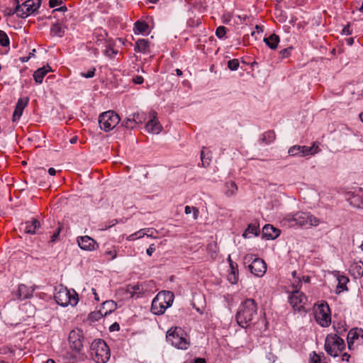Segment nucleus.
Masks as SVG:
<instances>
[{"label":"nucleus","mask_w":363,"mask_h":363,"mask_svg":"<svg viewBox=\"0 0 363 363\" xmlns=\"http://www.w3.org/2000/svg\"><path fill=\"white\" fill-rule=\"evenodd\" d=\"M257 306L254 299L247 298L243 301L239 307L236 314L238 324L243 328H247L250 323L257 315Z\"/></svg>","instance_id":"obj_1"},{"label":"nucleus","mask_w":363,"mask_h":363,"mask_svg":"<svg viewBox=\"0 0 363 363\" xmlns=\"http://www.w3.org/2000/svg\"><path fill=\"white\" fill-rule=\"evenodd\" d=\"M167 341L179 350H187L190 345L186 333L179 327L171 328L167 332Z\"/></svg>","instance_id":"obj_2"},{"label":"nucleus","mask_w":363,"mask_h":363,"mask_svg":"<svg viewBox=\"0 0 363 363\" xmlns=\"http://www.w3.org/2000/svg\"><path fill=\"white\" fill-rule=\"evenodd\" d=\"M174 295L172 292H159L152 301L151 311L155 315L163 314L165 310L173 303Z\"/></svg>","instance_id":"obj_3"},{"label":"nucleus","mask_w":363,"mask_h":363,"mask_svg":"<svg viewBox=\"0 0 363 363\" xmlns=\"http://www.w3.org/2000/svg\"><path fill=\"white\" fill-rule=\"evenodd\" d=\"M54 298L57 304L62 306H76L78 303V295L74 290H69L62 285L55 287Z\"/></svg>","instance_id":"obj_4"},{"label":"nucleus","mask_w":363,"mask_h":363,"mask_svg":"<svg viewBox=\"0 0 363 363\" xmlns=\"http://www.w3.org/2000/svg\"><path fill=\"white\" fill-rule=\"evenodd\" d=\"M287 220L291 223V225H295L306 228L311 226H318L320 224V220L315 216L306 212H297L294 214L287 216Z\"/></svg>","instance_id":"obj_5"},{"label":"nucleus","mask_w":363,"mask_h":363,"mask_svg":"<svg viewBox=\"0 0 363 363\" xmlns=\"http://www.w3.org/2000/svg\"><path fill=\"white\" fill-rule=\"evenodd\" d=\"M91 355L96 363H106L111 356L109 347L104 340H95L91 345Z\"/></svg>","instance_id":"obj_6"},{"label":"nucleus","mask_w":363,"mask_h":363,"mask_svg":"<svg viewBox=\"0 0 363 363\" xmlns=\"http://www.w3.org/2000/svg\"><path fill=\"white\" fill-rule=\"evenodd\" d=\"M301 282V280H298L297 284L293 283L292 286L294 289L291 295L289 296V301L295 311H298L301 313H305L306 312L305 305L308 302V298L303 292L299 291L298 284Z\"/></svg>","instance_id":"obj_7"},{"label":"nucleus","mask_w":363,"mask_h":363,"mask_svg":"<svg viewBox=\"0 0 363 363\" xmlns=\"http://www.w3.org/2000/svg\"><path fill=\"white\" fill-rule=\"evenodd\" d=\"M324 347L329 355L336 357L345 349V344L344 340L337 334H328L325 340Z\"/></svg>","instance_id":"obj_8"},{"label":"nucleus","mask_w":363,"mask_h":363,"mask_svg":"<svg viewBox=\"0 0 363 363\" xmlns=\"http://www.w3.org/2000/svg\"><path fill=\"white\" fill-rule=\"evenodd\" d=\"M244 264H248L251 273L257 277H262L266 273L267 264L264 261L254 255L250 254L244 257Z\"/></svg>","instance_id":"obj_9"},{"label":"nucleus","mask_w":363,"mask_h":363,"mask_svg":"<svg viewBox=\"0 0 363 363\" xmlns=\"http://www.w3.org/2000/svg\"><path fill=\"white\" fill-rule=\"evenodd\" d=\"M119 121V116L113 111L104 112L99 117L100 128L106 132L113 130L118 124Z\"/></svg>","instance_id":"obj_10"},{"label":"nucleus","mask_w":363,"mask_h":363,"mask_svg":"<svg viewBox=\"0 0 363 363\" xmlns=\"http://www.w3.org/2000/svg\"><path fill=\"white\" fill-rule=\"evenodd\" d=\"M320 150L318 145L313 143L311 147L305 145H294L289 148L288 152L291 156L305 157L307 155H314L320 152Z\"/></svg>","instance_id":"obj_11"},{"label":"nucleus","mask_w":363,"mask_h":363,"mask_svg":"<svg viewBox=\"0 0 363 363\" xmlns=\"http://www.w3.org/2000/svg\"><path fill=\"white\" fill-rule=\"evenodd\" d=\"M330 308L327 304H320L315 313V319L322 327H327L331 321Z\"/></svg>","instance_id":"obj_12"},{"label":"nucleus","mask_w":363,"mask_h":363,"mask_svg":"<svg viewBox=\"0 0 363 363\" xmlns=\"http://www.w3.org/2000/svg\"><path fill=\"white\" fill-rule=\"evenodd\" d=\"M22 5L20 18H26L38 11L41 5V0H26L22 2Z\"/></svg>","instance_id":"obj_13"},{"label":"nucleus","mask_w":363,"mask_h":363,"mask_svg":"<svg viewBox=\"0 0 363 363\" xmlns=\"http://www.w3.org/2000/svg\"><path fill=\"white\" fill-rule=\"evenodd\" d=\"M347 200L351 206L358 209H363V189L357 188L347 194Z\"/></svg>","instance_id":"obj_14"},{"label":"nucleus","mask_w":363,"mask_h":363,"mask_svg":"<svg viewBox=\"0 0 363 363\" xmlns=\"http://www.w3.org/2000/svg\"><path fill=\"white\" fill-rule=\"evenodd\" d=\"M347 345L350 350L353 348L354 343L357 345L363 344V330L362 328H352L347 334Z\"/></svg>","instance_id":"obj_15"},{"label":"nucleus","mask_w":363,"mask_h":363,"mask_svg":"<svg viewBox=\"0 0 363 363\" xmlns=\"http://www.w3.org/2000/svg\"><path fill=\"white\" fill-rule=\"evenodd\" d=\"M82 339V333L80 330H72L68 337L70 347L77 352L80 351L83 347Z\"/></svg>","instance_id":"obj_16"},{"label":"nucleus","mask_w":363,"mask_h":363,"mask_svg":"<svg viewBox=\"0 0 363 363\" xmlns=\"http://www.w3.org/2000/svg\"><path fill=\"white\" fill-rule=\"evenodd\" d=\"M79 247L83 250L92 251L95 250L96 242L91 237L85 235L77 238Z\"/></svg>","instance_id":"obj_17"},{"label":"nucleus","mask_w":363,"mask_h":363,"mask_svg":"<svg viewBox=\"0 0 363 363\" xmlns=\"http://www.w3.org/2000/svg\"><path fill=\"white\" fill-rule=\"evenodd\" d=\"M28 101L29 99L28 97L18 99L15 106V110L13 113L12 121L13 122L17 121L20 119L23 114L24 108L28 106Z\"/></svg>","instance_id":"obj_18"},{"label":"nucleus","mask_w":363,"mask_h":363,"mask_svg":"<svg viewBox=\"0 0 363 363\" xmlns=\"http://www.w3.org/2000/svg\"><path fill=\"white\" fill-rule=\"evenodd\" d=\"M146 130L148 133L158 134L162 130V125L156 119L155 113H152V118L146 124Z\"/></svg>","instance_id":"obj_19"},{"label":"nucleus","mask_w":363,"mask_h":363,"mask_svg":"<svg viewBox=\"0 0 363 363\" xmlns=\"http://www.w3.org/2000/svg\"><path fill=\"white\" fill-rule=\"evenodd\" d=\"M280 231L273 225L267 224L262 228V235L267 240H274L279 235Z\"/></svg>","instance_id":"obj_20"},{"label":"nucleus","mask_w":363,"mask_h":363,"mask_svg":"<svg viewBox=\"0 0 363 363\" xmlns=\"http://www.w3.org/2000/svg\"><path fill=\"white\" fill-rule=\"evenodd\" d=\"M34 289L30 287H28L25 284H20L18 286L16 296L20 300H24L26 298H29L32 296Z\"/></svg>","instance_id":"obj_21"},{"label":"nucleus","mask_w":363,"mask_h":363,"mask_svg":"<svg viewBox=\"0 0 363 363\" xmlns=\"http://www.w3.org/2000/svg\"><path fill=\"white\" fill-rule=\"evenodd\" d=\"M40 225V222L37 219L33 218L22 224V228L26 233L35 234Z\"/></svg>","instance_id":"obj_22"},{"label":"nucleus","mask_w":363,"mask_h":363,"mask_svg":"<svg viewBox=\"0 0 363 363\" xmlns=\"http://www.w3.org/2000/svg\"><path fill=\"white\" fill-rule=\"evenodd\" d=\"M350 272L354 279H359L363 276V262H354L350 267Z\"/></svg>","instance_id":"obj_23"},{"label":"nucleus","mask_w":363,"mask_h":363,"mask_svg":"<svg viewBox=\"0 0 363 363\" xmlns=\"http://www.w3.org/2000/svg\"><path fill=\"white\" fill-rule=\"evenodd\" d=\"M50 71L51 68L49 65L38 69L33 74V79L35 82L37 84H41L45 76Z\"/></svg>","instance_id":"obj_24"},{"label":"nucleus","mask_w":363,"mask_h":363,"mask_svg":"<svg viewBox=\"0 0 363 363\" xmlns=\"http://www.w3.org/2000/svg\"><path fill=\"white\" fill-rule=\"evenodd\" d=\"M264 42L269 48L272 50H275L279 43V37L277 35L273 33L271 34L269 37L264 38Z\"/></svg>","instance_id":"obj_25"},{"label":"nucleus","mask_w":363,"mask_h":363,"mask_svg":"<svg viewBox=\"0 0 363 363\" xmlns=\"http://www.w3.org/2000/svg\"><path fill=\"white\" fill-rule=\"evenodd\" d=\"M116 308V303L111 300L106 301L102 304V308L100 311H103V315L106 316L111 313Z\"/></svg>","instance_id":"obj_26"},{"label":"nucleus","mask_w":363,"mask_h":363,"mask_svg":"<svg viewBox=\"0 0 363 363\" xmlns=\"http://www.w3.org/2000/svg\"><path fill=\"white\" fill-rule=\"evenodd\" d=\"M65 33V28L62 25L57 22L52 25L50 28V35L52 36L62 37Z\"/></svg>","instance_id":"obj_27"},{"label":"nucleus","mask_w":363,"mask_h":363,"mask_svg":"<svg viewBox=\"0 0 363 363\" xmlns=\"http://www.w3.org/2000/svg\"><path fill=\"white\" fill-rule=\"evenodd\" d=\"M155 232V229L152 228H148L139 230L138 231L135 232V235H137L138 239L142 238L145 235L148 238H155L156 237L154 236V233Z\"/></svg>","instance_id":"obj_28"},{"label":"nucleus","mask_w":363,"mask_h":363,"mask_svg":"<svg viewBox=\"0 0 363 363\" xmlns=\"http://www.w3.org/2000/svg\"><path fill=\"white\" fill-rule=\"evenodd\" d=\"M135 52H146L149 47V42L145 39H139L136 41Z\"/></svg>","instance_id":"obj_29"},{"label":"nucleus","mask_w":363,"mask_h":363,"mask_svg":"<svg viewBox=\"0 0 363 363\" xmlns=\"http://www.w3.org/2000/svg\"><path fill=\"white\" fill-rule=\"evenodd\" d=\"M127 291L130 294L131 297H133L135 295L139 297V295L143 293V288L140 284L128 285Z\"/></svg>","instance_id":"obj_30"},{"label":"nucleus","mask_w":363,"mask_h":363,"mask_svg":"<svg viewBox=\"0 0 363 363\" xmlns=\"http://www.w3.org/2000/svg\"><path fill=\"white\" fill-rule=\"evenodd\" d=\"M149 26L147 23L138 21L134 24L135 33L143 34L147 31Z\"/></svg>","instance_id":"obj_31"},{"label":"nucleus","mask_w":363,"mask_h":363,"mask_svg":"<svg viewBox=\"0 0 363 363\" xmlns=\"http://www.w3.org/2000/svg\"><path fill=\"white\" fill-rule=\"evenodd\" d=\"M337 290L338 293H340L343 291H347L348 289L347 287V284L349 281V279L345 276H339L337 277Z\"/></svg>","instance_id":"obj_32"},{"label":"nucleus","mask_w":363,"mask_h":363,"mask_svg":"<svg viewBox=\"0 0 363 363\" xmlns=\"http://www.w3.org/2000/svg\"><path fill=\"white\" fill-rule=\"evenodd\" d=\"M225 189L226 190L225 191V194L228 197L235 195L238 191V186L236 184L233 182L226 183Z\"/></svg>","instance_id":"obj_33"},{"label":"nucleus","mask_w":363,"mask_h":363,"mask_svg":"<svg viewBox=\"0 0 363 363\" xmlns=\"http://www.w3.org/2000/svg\"><path fill=\"white\" fill-rule=\"evenodd\" d=\"M275 139V133L272 130H269L264 133L261 138V141L265 144H269L274 141Z\"/></svg>","instance_id":"obj_34"},{"label":"nucleus","mask_w":363,"mask_h":363,"mask_svg":"<svg viewBox=\"0 0 363 363\" xmlns=\"http://www.w3.org/2000/svg\"><path fill=\"white\" fill-rule=\"evenodd\" d=\"M333 328L336 331V334L337 335H343L347 330V327L344 321H339L335 323L333 325Z\"/></svg>","instance_id":"obj_35"},{"label":"nucleus","mask_w":363,"mask_h":363,"mask_svg":"<svg viewBox=\"0 0 363 363\" xmlns=\"http://www.w3.org/2000/svg\"><path fill=\"white\" fill-rule=\"evenodd\" d=\"M259 229L255 225L250 224L243 234L245 238H248L249 235H257Z\"/></svg>","instance_id":"obj_36"},{"label":"nucleus","mask_w":363,"mask_h":363,"mask_svg":"<svg viewBox=\"0 0 363 363\" xmlns=\"http://www.w3.org/2000/svg\"><path fill=\"white\" fill-rule=\"evenodd\" d=\"M122 125L126 128L133 129L136 125V123L133 121V117L130 115L125 120L122 122Z\"/></svg>","instance_id":"obj_37"},{"label":"nucleus","mask_w":363,"mask_h":363,"mask_svg":"<svg viewBox=\"0 0 363 363\" xmlns=\"http://www.w3.org/2000/svg\"><path fill=\"white\" fill-rule=\"evenodd\" d=\"M133 117V121L136 123V124L142 123L145 120V115L143 113H134L131 114Z\"/></svg>","instance_id":"obj_38"},{"label":"nucleus","mask_w":363,"mask_h":363,"mask_svg":"<svg viewBox=\"0 0 363 363\" xmlns=\"http://www.w3.org/2000/svg\"><path fill=\"white\" fill-rule=\"evenodd\" d=\"M0 45L6 47L9 45V38L7 35V34L0 30Z\"/></svg>","instance_id":"obj_39"},{"label":"nucleus","mask_w":363,"mask_h":363,"mask_svg":"<svg viewBox=\"0 0 363 363\" xmlns=\"http://www.w3.org/2000/svg\"><path fill=\"white\" fill-rule=\"evenodd\" d=\"M184 212L186 214H190L191 212H193V218L194 220H196L198 218L199 213L198 208L189 206H185Z\"/></svg>","instance_id":"obj_40"},{"label":"nucleus","mask_w":363,"mask_h":363,"mask_svg":"<svg viewBox=\"0 0 363 363\" xmlns=\"http://www.w3.org/2000/svg\"><path fill=\"white\" fill-rule=\"evenodd\" d=\"M240 63L238 59L230 60L228 62V67L232 71H236L239 67Z\"/></svg>","instance_id":"obj_41"},{"label":"nucleus","mask_w":363,"mask_h":363,"mask_svg":"<svg viewBox=\"0 0 363 363\" xmlns=\"http://www.w3.org/2000/svg\"><path fill=\"white\" fill-rule=\"evenodd\" d=\"M225 34H226V28L225 27L220 26L216 28V35L218 38H220V39L223 38L225 37Z\"/></svg>","instance_id":"obj_42"},{"label":"nucleus","mask_w":363,"mask_h":363,"mask_svg":"<svg viewBox=\"0 0 363 363\" xmlns=\"http://www.w3.org/2000/svg\"><path fill=\"white\" fill-rule=\"evenodd\" d=\"M104 316H105V315H103V311H100V310L96 312H92L89 315V318L94 320H98Z\"/></svg>","instance_id":"obj_43"},{"label":"nucleus","mask_w":363,"mask_h":363,"mask_svg":"<svg viewBox=\"0 0 363 363\" xmlns=\"http://www.w3.org/2000/svg\"><path fill=\"white\" fill-rule=\"evenodd\" d=\"M291 50H292L291 47L281 50L279 52L280 57L282 59H284V58L289 57L291 55Z\"/></svg>","instance_id":"obj_44"},{"label":"nucleus","mask_w":363,"mask_h":363,"mask_svg":"<svg viewBox=\"0 0 363 363\" xmlns=\"http://www.w3.org/2000/svg\"><path fill=\"white\" fill-rule=\"evenodd\" d=\"M116 250H106L104 253V255L107 257L108 260H113L116 257Z\"/></svg>","instance_id":"obj_45"},{"label":"nucleus","mask_w":363,"mask_h":363,"mask_svg":"<svg viewBox=\"0 0 363 363\" xmlns=\"http://www.w3.org/2000/svg\"><path fill=\"white\" fill-rule=\"evenodd\" d=\"M119 222L124 223L123 220H121V221L118 220L117 219H113L111 220H109L105 223L104 228L105 229L110 228L114 226L115 225H116L117 223H118Z\"/></svg>","instance_id":"obj_46"},{"label":"nucleus","mask_w":363,"mask_h":363,"mask_svg":"<svg viewBox=\"0 0 363 363\" xmlns=\"http://www.w3.org/2000/svg\"><path fill=\"white\" fill-rule=\"evenodd\" d=\"M95 68H92L91 69L89 70L87 72H82L80 75L84 78H92L95 74Z\"/></svg>","instance_id":"obj_47"},{"label":"nucleus","mask_w":363,"mask_h":363,"mask_svg":"<svg viewBox=\"0 0 363 363\" xmlns=\"http://www.w3.org/2000/svg\"><path fill=\"white\" fill-rule=\"evenodd\" d=\"M230 274H233V275H238V264L234 263L233 261H230Z\"/></svg>","instance_id":"obj_48"},{"label":"nucleus","mask_w":363,"mask_h":363,"mask_svg":"<svg viewBox=\"0 0 363 363\" xmlns=\"http://www.w3.org/2000/svg\"><path fill=\"white\" fill-rule=\"evenodd\" d=\"M22 11V9H19V6H16L14 9H11L9 13H8V15L9 16H12L13 14H16L18 18H20V14Z\"/></svg>","instance_id":"obj_49"},{"label":"nucleus","mask_w":363,"mask_h":363,"mask_svg":"<svg viewBox=\"0 0 363 363\" xmlns=\"http://www.w3.org/2000/svg\"><path fill=\"white\" fill-rule=\"evenodd\" d=\"M228 280L233 284H237L238 281V275H233V274H229L228 276Z\"/></svg>","instance_id":"obj_50"},{"label":"nucleus","mask_w":363,"mask_h":363,"mask_svg":"<svg viewBox=\"0 0 363 363\" xmlns=\"http://www.w3.org/2000/svg\"><path fill=\"white\" fill-rule=\"evenodd\" d=\"M60 231H61V228L58 227L57 229L56 230V231L51 236V242H55L58 239Z\"/></svg>","instance_id":"obj_51"},{"label":"nucleus","mask_w":363,"mask_h":363,"mask_svg":"<svg viewBox=\"0 0 363 363\" xmlns=\"http://www.w3.org/2000/svg\"><path fill=\"white\" fill-rule=\"evenodd\" d=\"M62 3H63L62 0H50L49 6L50 8H54L58 5L62 4Z\"/></svg>","instance_id":"obj_52"},{"label":"nucleus","mask_w":363,"mask_h":363,"mask_svg":"<svg viewBox=\"0 0 363 363\" xmlns=\"http://www.w3.org/2000/svg\"><path fill=\"white\" fill-rule=\"evenodd\" d=\"M156 248L154 244H151L146 250V253L148 256H152Z\"/></svg>","instance_id":"obj_53"},{"label":"nucleus","mask_w":363,"mask_h":363,"mask_svg":"<svg viewBox=\"0 0 363 363\" xmlns=\"http://www.w3.org/2000/svg\"><path fill=\"white\" fill-rule=\"evenodd\" d=\"M133 82L136 84H141L143 83V77L141 76H136L133 79Z\"/></svg>","instance_id":"obj_54"},{"label":"nucleus","mask_w":363,"mask_h":363,"mask_svg":"<svg viewBox=\"0 0 363 363\" xmlns=\"http://www.w3.org/2000/svg\"><path fill=\"white\" fill-rule=\"evenodd\" d=\"M342 33L345 35H351L352 34V30H350V26H347L346 27H345L343 29H342Z\"/></svg>","instance_id":"obj_55"},{"label":"nucleus","mask_w":363,"mask_h":363,"mask_svg":"<svg viewBox=\"0 0 363 363\" xmlns=\"http://www.w3.org/2000/svg\"><path fill=\"white\" fill-rule=\"evenodd\" d=\"M109 329L111 331H118V330H119L120 327L117 323H115L110 326Z\"/></svg>","instance_id":"obj_56"},{"label":"nucleus","mask_w":363,"mask_h":363,"mask_svg":"<svg viewBox=\"0 0 363 363\" xmlns=\"http://www.w3.org/2000/svg\"><path fill=\"white\" fill-rule=\"evenodd\" d=\"M137 235H135V233L128 235L127 237V240H129V241H133V240H137Z\"/></svg>","instance_id":"obj_57"},{"label":"nucleus","mask_w":363,"mask_h":363,"mask_svg":"<svg viewBox=\"0 0 363 363\" xmlns=\"http://www.w3.org/2000/svg\"><path fill=\"white\" fill-rule=\"evenodd\" d=\"M23 0H13V4L16 5V6H19V9H22V4H20Z\"/></svg>","instance_id":"obj_58"},{"label":"nucleus","mask_w":363,"mask_h":363,"mask_svg":"<svg viewBox=\"0 0 363 363\" xmlns=\"http://www.w3.org/2000/svg\"><path fill=\"white\" fill-rule=\"evenodd\" d=\"M350 358V354H348L347 353H344L342 357V360L349 362Z\"/></svg>","instance_id":"obj_59"},{"label":"nucleus","mask_w":363,"mask_h":363,"mask_svg":"<svg viewBox=\"0 0 363 363\" xmlns=\"http://www.w3.org/2000/svg\"><path fill=\"white\" fill-rule=\"evenodd\" d=\"M346 43H347L348 45H350V46L352 45H353V43H354V38H347V39H346Z\"/></svg>","instance_id":"obj_60"},{"label":"nucleus","mask_w":363,"mask_h":363,"mask_svg":"<svg viewBox=\"0 0 363 363\" xmlns=\"http://www.w3.org/2000/svg\"><path fill=\"white\" fill-rule=\"evenodd\" d=\"M48 173L51 176H54L56 174V170L53 167H50L48 169Z\"/></svg>","instance_id":"obj_61"},{"label":"nucleus","mask_w":363,"mask_h":363,"mask_svg":"<svg viewBox=\"0 0 363 363\" xmlns=\"http://www.w3.org/2000/svg\"><path fill=\"white\" fill-rule=\"evenodd\" d=\"M91 291H92L93 294H94V299H95L96 301H99V296H98V294H97V293H96V289L93 288V289H91Z\"/></svg>","instance_id":"obj_62"},{"label":"nucleus","mask_w":363,"mask_h":363,"mask_svg":"<svg viewBox=\"0 0 363 363\" xmlns=\"http://www.w3.org/2000/svg\"><path fill=\"white\" fill-rule=\"evenodd\" d=\"M194 363H206V360L203 358H196Z\"/></svg>","instance_id":"obj_63"},{"label":"nucleus","mask_w":363,"mask_h":363,"mask_svg":"<svg viewBox=\"0 0 363 363\" xmlns=\"http://www.w3.org/2000/svg\"><path fill=\"white\" fill-rule=\"evenodd\" d=\"M67 10V7L65 6H61L60 8H57L56 9L55 11H66Z\"/></svg>","instance_id":"obj_64"}]
</instances>
